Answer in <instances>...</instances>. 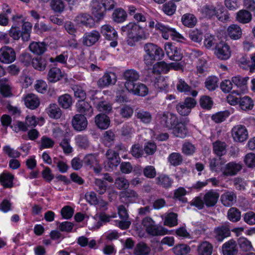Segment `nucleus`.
<instances>
[{"mask_svg": "<svg viewBox=\"0 0 255 255\" xmlns=\"http://www.w3.org/2000/svg\"><path fill=\"white\" fill-rule=\"evenodd\" d=\"M171 129L173 130V134L180 138L185 137L188 133L186 125L181 122H178Z\"/></svg>", "mask_w": 255, "mask_h": 255, "instance_id": "obj_29", "label": "nucleus"}, {"mask_svg": "<svg viewBox=\"0 0 255 255\" xmlns=\"http://www.w3.org/2000/svg\"><path fill=\"white\" fill-rule=\"evenodd\" d=\"M164 49L170 60L179 61L182 59V53L181 50L173 45L171 43H166L164 45Z\"/></svg>", "mask_w": 255, "mask_h": 255, "instance_id": "obj_15", "label": "nucleus"}, {"mask_svg": "<svg viewBox=\"0 0 255 255\" xmlns=\"http://www.w3.org/2000/svg\"><path fill=\"white\" fill-rule=\"evenodd\" d=\"M95 123L101 129H107L110 126V120L108 116L105 114H99L95 117Z\"/></svg>", "mask_w": 255, "mask_h": 255, "instance_id": "obj_39", "label": "nucleus"}, {"mask_svg": "<svg viewBox=\"0 0 255 255\" xmlns=\"http://www.w3.org/2000/svg\"><path fill=\"white\" fill-rule=\"evenodd\" d=\"M227 34L231 39L238 40L242 36V30L238 25L233 24L228 27Z\"/></svg>", "mask_w": 255, "mask_h": 255, "instance_id": "obj_32", "label": "nucleus"}, {"mask_svg": "<svg viewBox=\"0 0 255 255\" xmlns=\"http://www.w3.org/2000/svg\"><path fill=\"white\" fill-rule=\"evenodd\" d=\"M25 106L31 110L37 108L39 104L40 101L38 98L34 94H29L24 99Z\"/></svg>", "mask_w": 255, "mask_h": 255, "instance_id": "obj_33", "label": "nucleus"}, {"mask_svg": "<svg viewBox=\"0 0 255 255\" xmlns=\"http://www.w3.org/2000/svg\"><path fill=\"white\" fill-rule=\"evenodd\" d=\"M161 123L169 129H171L178 123L176 115L171 113H166L161 118Z\"/></svg>", "mask_w": 255, "mask_h": 255, "instance_id": "obj_27", "label": "nucleus"}, {"mask_svg": "<svg viewBox=\"0 0 255 255\" xmlns=\"http://www.w3.org/2000/svg\"><path fill=\"white\" fill-rule=\"evenodd\" d=\"M16 54L11 47L4 46L0 49V62L3 64H10L15 60Z\"/></svg>", "mask_w": 255, "mask_h": 255, "instance_id": "obj_11", "label": "nucleus"}, {"mask_svg": "<svg viewBox=\"0 0 255 255\" xmlns=\"http://www.w3.org/2000/svg\"><path fill=\"white\" fill-rule=\"evenodd\" d=\"M232 136L236 142H242L248 138V131L246 128L243 125L234 126L232 129Z\"/></svg>", "mask_w": 255, "mask_h": 255, "instance_id": "obj_10", "label": "nucleus"}, {"mask_svg": "<svg viewBox=\"0 0 255 255\" xmlns=\"http://www.w3.org/2000/svg\"><path fill=\"white\" fill-rule=\"evenodd\" d=\"M169 66L164 61L158 62L152 67V73L153 74H159L161 73H166L169 71Z\"/></svg>", "mask_w": 255, "mask_h": 255, "instance_id": "obj_45", "label": "nucleus"}, {"mask_svg": "<svg viewBox=\"0 0 255 255\" xmlns=\"http://www.w3.org/2000/svg\"><path fill=\"white\" fill-rule=\"evenodd\" d=\"M77 111L90 117L93 114V109L90 104L84 100H79L76 104Z\"/></svg>", "mask_w": 255, "mask_h": 255, "instance_id": "obj_30", "label": "nucleus"}, {"mask_svg": "<svg viewBox=\"0 0 255 255\" xmlns=\"http://www.w3.org/2000/svg\"><path fill=\"white\" fill-rule=\"evenodd\" d=\"M164 221V225L169 227H173L176 226L177 223V215L174 213H169L162 215L161 216Z\"/></svg>", "mask_w": 255, "mask_h": 255, "instance_id": "obj_38", "label": "nucleus"}, {"mask_svg": "<svg viewBox=\"0 0 255 255\" xmlns=\"http://www.w3.org/2000/svg\"><path fill=\"white\" fill-rule=\"evenodd\" d=\"M0 93L4 97H8L12 95L11 87L5 81L0 80Z\"/></svg>", "mask_w": 255, "mask_h": 255, "instance_id": "obj_52", "label": "nucleus"}, {"mask_svg": "<svg viewBox=\"0 0 255 255\" xmlns=\"http://www.w3.org/2000/svg\"><path fill=\"white\" fill-rule=\"evenodd\" d=\"M250 77L248 76H242L240 75L233 76L232 78V82L238 89L237 91H234L233 93L237 95L247 93L249 91L248 83Z\"/></svg>", "mask_w": 255, "mask_h": 255, "instance_id": "obj_8", "label": "nucleus"}, {"mask_svg": "<svg viewBox=\"0 0 255 255\" xmlns=\"http://www.w3.org/2000/svg\"><path fill=\"white\" fill-rule=\"evenodd\" d=\"M127 90L134 95L140 96H145L148 92L147 87L144 84L140 83L132 84L128 82L127 84Z\"/></svg>", "mask_w": 255, "mask_h": 255, "instance_id": "obj_16", "label": "nucleus"}, {"mask_svg": "<svg viewBox=\"0 0 255 255\" xmlns=\"http://www.w3.org/2000/svg\"><path fill=\"white\" fill-rule=\"evenodd\" d=\"M219 193L216 190H210L204 196L205 205L208 207L215 206L219 199Z\"/></svg>", "mask_w": 255, "mask_h": 255, "instance_id": "obj_21", "label": "nucleus"}, {"mask_svg": "<svg viewBox=\"0 0 255 255\" xmlns=\"http://www.w3.org/2000/svg\"><path fill=\"white\" fill-rule=\"evenodd\" d=\"M32 24L29 22H25L22 26V31L19 28L12 26L9 31V35L15 40H18L20 36L23 41L29 40L31 32Z\"/></svg>", "mask_w": 255, "mask_h": 255, "instance_id": "obj_7", "label": "nucleus"}, {"mask_svg": "<svg viewBox=\"0 0 255 255\" xmlns=\"http://www.w3.org/2000/svg\"><path fill=\"white\" fill-rule=\"evenodd\" d=\"M14 175L4 170L0 174V183L4 188H11L13 186Z\"/></svg>", "mask_w": 255, "mask_h": 255, "instance_id": "obj_23", "label": "nucleus"}, {"mask_svg": "<svg viewBox=\"0 0 255 255\" xmlns=\"http://www.w3.org/2000/svg\"><path fill=\"white\" fill-rule=\"evenodd\" d=\"M238 243L240 248L243 252H250L254 250L251 242L246 238H240Z\"/></svg>", "mask_w": 255, "mask_h": 255, "instance_id": "obj_49", "label": "nucleus"}, {"mask_svg": "<svg viewBox=\"0 0 255 255\" xmlns=\"http://www.w3.org/2000/svg\"><path fill=\"white\" fill-rule=\"evenodd\" d=\"M176 89L178 92L186 94L190 92L191 87L185 81L179 78L176 84Z\"/></svg>", "mask_w": 255, "mask_h": 255, "instance_id": "obj_59", "label": "nucleus"}, {"mask_svg": "<svg viewBox=\"0 0 255 255\" xmlns=\"http://www.w3.org/2000/svg\"><path fill=\"white\" fill-rule=\"evenodd\" d=\"M230 115L228 111L218 112L212 116V119L216 123H221L224 121Z\"/></svg>", "mask_w": 255, "mask_h": 255, "instance_id": "obj_55", "label": "nucleus"}, {"mask_svg": "<svg viewBox=\"0 0 255 255\" xmlns=\"http://www.w3.org/2000/svg\"><path fill=\"white\" fill-rule=\"evenodd\" d=\"M181 20L183 25L189 28L195 26L197 22L196 16L193 14L190 13L184 14L181 17Z\"/></svg>", "mask_w": 255, "mask_h": 255, "instance_id": "obj_37", "label": "nucleus"}, {"mask_svg": "<svg viewBox=\"0 0 255 255\" xmlns=\"http://www.w3.org/2000/svg\"><path fill=\"white\" fill-rule=\"evenodd\" d=\"M214 54L220 60H227L231 55L230 47L225 42H220L215 46Z\"/></svg>", "mask_w": 255, "mask_h": 255, "instance_id": "obj_12", "label": "nucleus"}, {"mask_svg": "<svg viewBox=\"0 0 255 255\" xmlns=\"http://www.w3.org/2000/svg\"><path fill=\"white\" fill-rule=\"evenodd\" d=\"M242 165L240 163L231 162L222 168L221 171L225 176H233L241 170Z\"/></svg>", "mask_w": 255, "mask_h": 255, "instance_id": "obj_20", "label": "nucleus"}, {"mask_svg": "<svg viewBox=\"0 0 255 255\" xmlns=\"http://www.w3.org/2000/svg\"><path fill=\"white\" fill-rule=\"evenodd\" d=\"M168 161L173 166L180 165L182 161V155L177 152H173L168 156Z\"/></svg>", "mask_w": 255, "mask_h": 255, "instance_id": "obj_56", "label": "nucleus"}, {"mask_svg": "<svg viewBox=\"0 0 255 255\" xmlns=\"http://www.w3.org/2000/svg\"><path fill=\"white\" fill-rule=\"evenodd\" d=\"M218 78L216 76L209 77L205 81V86L210 91H213L217 87Z\"/></svg>", "mask_w": 255, "mask_h": 255, "instance_id": "obj_60", "label": "nucleus"}, {"mask_svg": "<svg viewBox=\"0 0 255 255\" xmlns=\"http://www.w3.org/2000/svg\"><path fill=\"white\" fill-rule=\"evenodd\" d=\"M186 190L183 187H179L174 191V198L182 202H186V198L184 197L186 194Z\"/></svg>", "mask_w": 255, "mask_h": 255, "instance_id": "obj_61", "label": "nucleus"}, {"mask_svg": "<svg viewBox=\"0 0 255 255\" xmlns=\"http://www.w3.org/2000/svg\"><path fill=\"white\" fill-rule=\"evenodd\" d=\"M25 121L28 127L29 128H34L37 125L42 126L45 123V120L43 117H36L33 115L26 116Z\"/></svg>", "mask_w": 255, "mask_h": 255, "instance_id": "obj_36", "label": "nucleus"}, {"mask_svg": "<svg viewBox=\"0 0 255 255\" xmlns=\"http://www.w3.org/2000/svg\"><path fill=\"white\" fill-rule=\"evenodd\" d=\"M214 234L218 241L222 242L226 238L230 236V231L228 227L222 226L216 228Z\"/></svg>", "mask_w": 255, "mask_h": 255, "instance_id": "obj_28", "label": "nucleus"}, {"mask_svg": "<svg viewBox=\"0 0 255 255\" xmlns=\"http://www.w3.org/2000/svg\"><path fill=\"white\" fill-rule=\"evenodd\" d=\"M124 77L126 80L125 86L127 88V84L128 83H131L132 84L135 83V81L139 78L138 73L135 70L132 69L128 70L124 73Z\"/></svg>", "mask_w": 255, "mask_h": 255, "instance_id": "obj_44", "label": "nucleus"}, {"mask_svg": "<svg viewBox=\"0 0 255 255\" xmlns=\"http://www.w3.org/2000/svg\"><path fill=\"white\" fill-rule=\"evenodd\" d=\"M136 116L142 122L148 124L151 121V116L149 112L143 110H139L136 113Z\"/></svg>", "mask_w": 255, "mask_h": 255, "instance_id": "obj_57", "label": "nucleus"}, {"mask_svg": "<svg viewBox=\"0 0 255 255\" xmlns=\"http://www.w3.org/2000/svg\"><path fill=\"white\" fill-rule=\"evenodd\" d=\"M64 77V74L58 68H51L48 73L47 79L51 83H55L61 80Z\"/></svg>", "mask_w": 255, "mask_h": 255, "instance_id": "obj_35", "label": "nucleus"}, {"mask_svg": "<svg viewBox=\"0 0 255 255\" xmlns=\"http://www.w3.org/2000/svg\"><path fill=\"white\" fill-rule=\"evenodd\" d=\"M121 201L125 204L136 202L138 201V194L132 190H128L121 192L120 194Z\"/></svg>", "mask_w": 255, "mask_h": 255, "instance_id": "obj_22", "label": "nucleus"}, {"mask_svg": "<svg viewBox=\"0 0 255 255\" xmlns=\"http://www.w3.org/2000/svg\"><path fill=\"white\" fill-rule=\"evenodd\" d=\"M76 23L79 25H84L87 27H93L95 24L94 19L86 13L77 15L75 19Z\"/></svg>", "mask_w": 255, "mask_h": 255, "instance_id": "obj_24", "label": "nucleus"}, {"mask_svg": "<svg viewBox=\"0 0 255 255\" xmlns=\"http://www.w3.org/2000/svg\"><path fill=\"white\" fill-rule=\"evenodd\" d=\"M119 153L120 152L118 153L112 149H109L107 151V160L105 166L108 168V170H113L114 168L119 165L120 163Z\"/></svg>", "mask_w": 255, "mask_h": 255, "instance_id": "obj_14", "label": "nucleus"}, {"mask_svg": "<svg viewBox=\"0 0 255 255\" xmlns=\"http://www.w3.org/2000/svg\"><path fill=\"white\" fill-rule=\"evenodd\" d=\"M176 10V5L172 1H169L165 3L162 7V10L163 12L168 16L172 15L175 12Z\"/></svg>", "mask_w": 255, "mask_h": 255, "instance_id": "obj_50", "label": "nucleus"}, {"mask_svg": "<svg viewBox=\"0 0 255 255\" xmlns=\"http://www.w3.org/2000/svg\"><path fill=\"white\" fill-rule=\"evenodd\" d=\"M227 215L228 219L233 222H238L241 219V212L236 208H230Z\"/></svg>", "mask_w": 255, "mask_h": 255, "instance_id": "obj_53", "label": "nucleus"}, {"mask_svg": "<svg viewBox=\"0 0 255 255\" xmlns=\"http://www.w3.org/2000/svg\"><path fill=\"white\" fill-rule=\"evenodd\" d=\"M31 64L34 69L39 71L44 70L46 65L45 61L41 57L33 59Z\"/></svg>", "mask_w": 255, "mask_h": 255, "instance_id": "obj_58", "label": "nucleus"}, {"mask_svg": "<svg viewBox=\"0 0 255 255\" xmlns=\"http://www.w3.org/2000/svg\"><path fill=\"white\" fill-rule=\"evenodd\" d=\"M196 104V101L193 98H187L183 102L180 103L176 106L178 113L181 116L188 115Z\"/></svg>", "mask_w": 255, "mask_h": 255, "instance_id": "obj_13", "label": "nucleus"}, {"mask_svg": "<svg viewBox=\"0 0 255 255\" xmlns=\"http://www.w3.org/2000/svg\"><path fill=\"white\" fill-rule=\"evenodd\" d=\"M236 198L234 192L227 191L221 195V201L225 206L230 207L236 202Z\"/></svg>", "mask_w": 255, "mask_h": 255, "instance_id": "obj_31", "label": "nucleus"}, {"mask_svg": "<svg viewBox=\"0 0 255 255\" xmlns=\"http://www.w3.org/2000/svg\"><path fill=\"white\" fill-rule=\"evenodd\" d=\"M252 18V14L247 10H240L236 14L237 20L243 24L249 23L251 21Z\"/></svg>", "mask_w": 255, "mask_h": 255, "instance_id": "obj_43", "label": "nucleus"}, {"mask_svg": "<svg viewBox=\"0 0 255 255\" xmlns=\"http://www.w3.org/2000/svg\"><path fill=\"white\" fill-rule=\"evenodd\" d=\"M213 245L207 241L201 242L198 246L197 252L198 255H212Z\"/></svg>", "mask_w": 255, "mask_h": 255, "instance_id": "obj_34", "label": "nucleus"}, {"mask_svg": "<svg viewBox=\"0 0 255 255\" xmlns=\"http://www.w3.org/2000/svg\"><path fill=\"white\" fill-rule=\"evenodd\" d=\"M122 31L127 35V42L130 46L134 45L136 42L145 39L148 36L144 28L135 22H129L123 26Z\"/></svg>", "mask_w": 255, "mask_h": 255, "instance_id": "obj_1", "label": "nucleus"}, {"mask_svg": "<svg viewBox=\"0 0 255 255\" xmlns=\"http://www.w3.org/2000/svg\"><path fill=\"white\" fill-rule=\"evenodd\" d=\"M48 116L54 119H59L62 115V111L55 104H50L46 109Z\"/></svg>", "mask_w": 255, "mask_h": 255, "instance_id": "obj_42", "label": "nucleus"}, {"mask_svg": "<svg viewBox=\"0 0 255 255\" xmlns=\"http://www.w3.org/2000/svg\"><path fill=\"white\" fill-rule=\"evenodd\" d=\"M239 105L241 110L247 111L253 109L254 103L251 98L246 96L240 99Z\"/></svg>", "mask_w": 255, "mask_h": 255, "instance_id": "obj_41", "label": "nucleus"}, {"mask_svg": "<svg viewBox=\"0 0 255 255\" xmlns=\"http://www.w3.org/2000/svg\"><path fill=\"white\" fill-rule=\"evenodd\" d=\"M127 17L126 11L121 8H117L113 13V18L114 21L121 23L125 21Z\"/></svg>", "mask_w": 255, "mask_h": 255, "instance_id": "obj_47", "label": "nucleus"}, {"mask_svg": "<svg viewBox=\"0 0 255 255\" xmlns=\"http://www.w3.org/2000/svg\"><path fill=\"white\" fill-rule=\"evenodd\" d=\"M58 102L62 108L67 109L72 105V99L70 95L65 94L59 97Z\"/></svg>", "mask_w": 255, "mask_h": 255, "instance_id": "obj_46", "label": "nucleus"}, {"mask_svg": "<svg viewBox=\"0 0 255 255\" xmlns=\"http://www.w3.org/2000/svg\"><path fill=\"white\" fill-rule=\"evenodd\" d=\"M145 54L143 61L147 67L151 66L155 61L161 60L164 56L162 48L153 43H147L143 47Z\"/></svg>", "mask_w": 255, "mask_h": 255, "instance_id": "obj_3", "label": "nucleus"}, {"mask_svg": "<svg viewBox=\"0 0 255 255\" xmlns=\"http://www.w3.org/2000/svg\"><path fill=\"white\" fill-rule=\"evenodd\" d=\"M214 152L218 156H222L226 153V144L225 142L217 141L213 143Z\"/></svg>", "mask_w": 255, "mask_h": 255, "instance_id": "obj_54", "label": "nucleus"}, {"mask_svg": "<svg viewBox=\"0 0 255 255\" xmlns=\"http://www.w3.org/2000/svg\"><path fill=\"white\" fill-rule=\"evenodd\" d=\"M154 79H151V82L155 89L160 92H167L169 91V82L166 77L158 75L154 77Z\"/></svg>", "mask_w": 255, "mask_h": 255, "instance_id": "obj_17", "label": "nucleus"}, {"mask_svg": "<svg viewBox=\"0 0 255 255\" xmlns=\"http://www.w3.org/2000/svg\"><path fill=\"white\" fill-rule=\"evenodd\" d=\"M155 29L160 32L162 38L165 40L168 39L171 36L173 40L184 43L187 42L186 39L182 35L177 32L175 28L167 25L158 22L155 24Z\"/></svg>", "mask_w": 255, "mask_h": 255, "instance_id": "obj_5", "label": "nucleus"}, {"mask_svg": "<svg viewBox=\"0 0 255 255\" xmlns=\"http://www.w3.org/2000/svg\"><path fill=\"white\" fill-rule=\"evenodd\" d=\"M116 80V76L114 73H107L99 80L98 85L99 87L104 88L114 84Z\"/></svg>", "mask_w": 255, "mask_h": 255, "instance_id": "obj_26", "label": "nucleus"}, {"mask_svg": "<svg viewBox=\"0 0 255 255\" xmlns=\"http://www.w3.org/2000/svg\"><path fill=\"white\" fill-rule=\"evenodd\" d=\"M115 3L113 0H102V3L98 0H93L91 3L92 13L97 20H100L103 18L105 11L113 9Z\"/></svg>", "mask_w": 255, "mask_h": 255, "instance_id": "obj_4", "label": "nucleus"}, {"mask_svg": "<svg viewBox=\"0 0 255 255\" xmlns=\"http://www.w3.org/2000/svg\"><path fill=\"white\" fill-rule=\"evenodd\" d=\"M78 244L82 247L87 246L90 249H95L97 245L96 241L94 239H89L85 236H81L78 239Z\"/></svg>", "mask_w": 255, "mask_h": 255, "instance_id": "obj_48", "label": "nucleus"}, {"mask_svg": "<svg viewBox=\"0 0 255 255\" xmlns=\"http://www.w3.org/2000/svg\"><path fill=\"white\" fill-rule=\"evenodd\" d=\"M245 165L249 168L255 167V154L254 153H248L244 157V159Z\"/></svg>", "mask_w": 255, "mask_h": 255, "instance_id": "obj_63", "label": "nucleus"}, {"mask_svg": "<svg viewBox=\"0 0 255 255\" xmlns=\"http://www.w3.org/2000/svg\"><path fill=\"white\" fill-rule=\"evenodd\" d=\"M100 34L97 30H92L91 32L84 34L81 39L83 45L91 46L95 44L100 39Z\"/></svg>", "mask_w": 255, "mask_h": 255, "instance_id": "obj_18", "label": "nucleus"}, {"mask_svg": "<svg viewBox=\"0 0 255 255\" xmlns=\"http://www.w3.org/2000/svg\"><path fill=\"white\" fill-rule=\"evenodd\" d=\"M238 252L237 244L234 240H230L226 242L222 246L223 255H237Z\"/></svg>", "mask_w": 255, "mask_h": 255, "instance_id": "obj_25", "label": "nucleus"}, {"mask_svg": "<svg viewBox=\"0 0 255 255\" xmlns=\"http://www.w3.org/2000/svg\"><path fill=\"white\" fill-rule=\"evenodd\" d=\"M172 250L175 255H185L190 252V248L185 244H180L174 247Z\"/></svg>", "mask_w": 255, "mask_h": 255, "instance_id": "obj_51", "label": "nucleus"}, {"mask_svg": "<svg viewBox=\"0 0 255 255\" xmlns=\"http://www.w3.org/2000/svg\"><path fill=\"white\" fill-rule=\"evenodd\" d=\"M198 12L202 18L210 19L216 16L218 19L222 22H227L229 19V14L225 11L224 7H216L212 4H205L198 8Z\"/></svg>", "mask_w": 255, "mask_h": 255, "instance_id": "obj_2", "label": "nucleus"}, {"mask_svg": "<svg viewBox=\"0 0 255 255\" xmlns=\"http://www.w3.org/2000/svg\"><path fill=\"white\" fill-rule=\"evenodd\" d=\"M143 228L147 233L152 236H163L169 234L165 228L155 225L154 221L149 217H145L142 221Z\"/></svg>", "mask_w": 255, "mask_h": 255, "instance_id": "obj_6", "label": "nucleus"}, {"mask_svg": "<svg viewBox=\"0 0 255 255\" xmlns=\"http://www.w3.org/2000/svg\"><path fill=\"white\" fill-rule=\"evenodd\" d=\"M150 251V248L143 243L138 244L135 249V253L137 255L148 254Z\"/></svg>", "mask_w": 255, "mask_h": 255, "instance_id": "obj_64", "label": "nucleus"}, {"mask_svg": "<svg viewBox=\"0 0 255 255\" xmlns=\"http://www.w3.org/2000/svg\"><path fill=\"white\" fill-rule=\"evenodd\" d=\"M29 48V50L33 53L37 55H41L46 51V42H32L30 44Z\"/></svg>", "mask_w": 255, "mask_h": 255, "instance_id": "obj_40", "label": "nucleus"}, {"mask_svg": "<svg viewBox=\"0 0 255 255\" xmlns=\"http://www.w3.org/2000/svg\"><path fill=\"white\" fill-rule=\"evenodd\" d=\"M224 163V162L222 161L221 158L213 159L210 163V169L212 171L218 172L223 168L221 166Z\"/></svg>", "mask_w": 255, "mask_h": 255, "instance_id": "obj_62", "label": "nucleus"}, {"mask_svg": "<svg viewBox=\"0 0 255 255\" xmlns=\"http://www.w3.org/2000/svg\"><path fill=\"white\" fill-rule=\"evenodd\" d=\"M72 124L75 130L80 131L86 128L88 121L84 115L77 114L73 118Z\"/></svg>", "mask_w": 255, "mask_h": 255, "instance_id": "obj_19", "label": "nucleus"}, {"mask_svg": "<svg viewBox=\"0 0 255 255\" xmlns=\"http://www.w3.org/2000/svg\"><path fill=\"white\" fill-rule=\"evenodd\" d=\"M101 33L108 40H111L110 45L112 47H115L118 45V33L115 28L109 24H105L101 27Z\"/></svg>", "mask_w": 255, "mask_h": 255, "instance_id": "obj_9", "label": "nucleus"}]
</instances>
